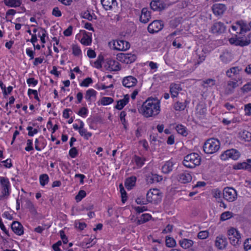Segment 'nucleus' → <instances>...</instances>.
I'll return each instance as SVG.
<instances>
[{
  "mask_svg": "<svg viewBox=\"0 0 251 251\" xmlns=\"http://www.w3.org/2000/svg\"><path fill=\"white\" fill-rule=\"evenodd\" d=\"M139 111L146 118L155 117L160 111V102L157 99L149 98L143 102Z\"/></svg>",
  "mask_w": 251,
  "mask_h": 251,
  "instance_id": "obj_1",
  "label": "nucleus"
},
{
  "mask_svg": "<svg viewBox=\"0 0 251 251\" xmlns=\"http://www.w3.org/2000/svg\"><path fill=\"white\" fill-rule=\"evenodd\" d=\"M201 162V156L196 153H191L184 158L183 165L188 168H194L200 165Z\"/></svg>",
  "mask_w": 251,
  "mask_h": 251,
  "instance_id": "obj_2",
  "label": "nucleus"
},
{
  "mask_svg": "<svg viewBox=\"0 0 251 251\" xmlns=\"http://www.w3.org/2000/svg\"><path fill=\"white\" fill-rule=\"evenodd\" d=\"M220 143L215 138H210L206 141L203 145V151L207 154L216 152L220 149Z\"/></svg>",
  "mask_w": 251,
  "mask_h": 251,
  "instance_id": "obj_3",
  "label": "nucleus"
},
{
  "mask_svg": "<svg viewBox=\"0 0 251 251\" xmlns=\"http://www.w3.org/2000/svg\"><path fill=\"white\" fill-rule=\"evenodd\" d=\"M162 197V194L158 189H151L146 195L147 201L154 203L160 202Z\"/></svg>",
  "mask_w": 251,
  "mask_h": 251,
  "instance_id": "obj_4",
  "label": "nucleus"
},
{
  "mask_svg": "<svg viewBox=\"0 0 251 251\" xmlns=\"http://www.w3.org/2000/svg\"><path fill=\"white\" fill-rule=\"evenodd\" d=\"M227 234L231 244L236 246L241 244L240 234L235 228H230L227 231Z\"/></svg>",
  "mask_w": 251,
  "mask_h": 251,
  "instance_id": "obj_5",
  "label": "nucleus"
},
{
  "mask_svg": "<svg viewBox=\"0 0 251 251\" xmlns=\"http://www.w3.org/2000/svg\"><path fill=\"white\" fill-rule=\"evenodd\" d=\"M224 198L229 201H234L237 197V194L236 190L231 187H226L223 191Z\"/></svg>",
  "mask_w": 251,
  "mask_h": 251,
  "instance_id": "obj_6",
  "label": "nucleus"
},
{
  "mask_svg": "<svg viewBox=\"0 0 251 251\" xmlns=\"http://www.w3.org/2000/svg\"><path fill=\"white\" fill-rule=\"evenodd\" d=\"M239 156V152L237 150L232 149L224 151V152L221 155V158L223 160H227L228 158L237 160Z\"/></svg>",
  "mask_w": 251,
  "mask_h": 251,
  "instance_id": "obj_7",
  "label": "nucleus"
},
{
  "mask_svg": "<svg viewBox=\"0 0 251 251\" xmlns=\"http://www.w3.org/2000/svg\"><path fill=\"white\" fill-rule=\"evenodd\" d=\"M164 26L162 21L155 20L151 23L148 27V31L151 33H156L161 30Z\"/></svg>",
  "mask_w": 251,
  "mask_h": 251,
  "instance_id": "obj_8",
  "label": "nucleus"
},
{
  "mask_svg": "<svg viewBox=\"0 0 251 251\" xmlns=\"http://www.w3.org/2000/svg\"><path fill=\"white\" fill-rule=\"evenodd\" d=\"M228 242L226 238L223 235H219L216 238L215 245L219 250L226 249Z\"/></svg>",
  "mask_w": 251,
  "mask_h": 251,
  "instance_id": "obj_9",
  "label": "nucleus"
},
{
  "mask_svg": "<svg viewBox=\"0 0 251 251\" xmlns=\"http://www.w3.org/2000/svg\"><path fill=\"white\" fill-rule=\"evenodd\" d=\"M226 10V7L224 4L215 3L212 6L213 13L217 16H222Z\"/></svg>",
  "mask_w": 251,
  "mask_h": 251,
  "instance_id": "obj_10",
  "label": "nucleus"
},
{
  "mask_svg": "<svg viewBox=\"0 0 251 251\" xmlns=\"http://www.w3.org/2000/svg\"><path fill=\"white\" fill-rule=\"evenodd\" d=\"M113 48L118 50H126L130 48V44L124 40H115L113 42Z\"/></svg>",
  "mask_w": 251,
  "mask_h": 251,
  "instance_id": "obj_11",
  "label": "nucleus"
},
{
  "mask_svg": "<svg viewBox=\"0 0 251 251\" xmlns=\"http://www.w3.org/2000/svg\"><path fill=\"white\" fill-rule=\"evenodd\" d=\"M226 30V26L221 22L215 23L211 27V31L214 34H222Z\"/></svg>",
  "mask_w": 251,
  "mask_h": 251,
  "instance_id": "obj_12",
  "label": "nucleus"
},
{
  "mask_svg": "<svg viewBox=\"0 0 251 251\" xmlns=\"http://www.w3.org/2000/svg\"><path fill=\"white\" fill-rule=\"evenodd\" d=\"M150 6L153 10L158 11L166 8V5L160 0H152L150 3Z\"/></svg>",
  "mask_w": 251,
  "mask_h": 251,
  "instance_id": "obj_13",
  "label": "nucleus"
},
{
  "mask_svg": "<svg viewBox=\"0 0 251 251\" xmlns=\"http://www.w3.org/2000/svg\"><path fill=\"white\" fill-rule=\"evenodd\" d=\"M137 82V79L131 75L124 77L122 81L123 85L127 88L134 86L136 84Z\"/></svg>",
  "mask_w": 251,
  "mask_h": 251,
  "instance_id": "obj_14",
  "label": "nucleus"
},
{
  "mask_svg": "<svg viewBox=\"0 0 251 251\" xmlns=\"http://www.w3.org/2000/svg\"><path fill=\"white\" fill-rule=\"evenodd\" d=\"M12 231L18 235L24 234V227L18 221H14L11 224Z\"/></svg>",
  "mask_w": 251,
  "mask_h": 251,
  "instance_id": "obj_15",
  "label": "nucleus"
},
{
  "mask_svg": "<svg viewBox=\"0 0 251 251\" xmlns=\"http://www.w3.org/2000/svg\"><path fill=\"white\" fill-rule=\"evenodd\" d=\"M100 2L105 10H110L117 6L116 0H101Z\"/></svg>",
  "mask_w": 251,
  "mask_h": 251,
  "instance_id": "obj_16",
  "label": "nucleus"
},
{
  "mask_svg": "<svg viewBox=\"0 0 251 251\" xmlns=\"http://www.w3.org/2000/svg\"><path fill=\"white\" fill-rule=\"evenodd\" d=\"M247 162H243L242 163H238L233 166V169L235 170L245 169L249 171H251V159H248L247 160Z\"/></svg>",
  "mask_w": 251,
  "mask_h": 251,
  "instance_id": "obj_17",
  "label": "nucleus"
},
{
  "mask_svg": "<svg viewBox=\"0 0 251 251\" xmlns=\"http://www.w3.org/2000/svg\"><path fill=\"white\" fill-rule=\"evenodd\" d=\"M151 19V14L149 11L146 8H143L141 11V15L140 17L141 22L146 24L148 23Z\"/></svg>",
  "mask_w": 251,
  "mask_h": 251,
  "instance_id": "obj_18",
  "label": "nucleus"
},
{
  "mask_svg": "<svg viewBox=\"0 0 251 251\" xmlns=\"http://www.w3.org/2000/svg\"><path fill=\"white\" fill-rule=\"evenodd\" d=\"M178 181L182 183H186L191 181L192 176L187 172L180 173L178 175Z\"/></svg>",
  "mask_w": 251,
  "mask_h": 251,
  "instance_id": "obj_19",
  "label": "nucleus"
},
{
  "mask_svg": "<svg viewBox=\"0 0 251 251\" xmlns=\"http://www.w3.org/2000/svg\"><path fill=\"white\" fill-rule=\"evenodd\" d=\"M231 44H234L236 46H245L250 44V41L240 39L237 38H231L229 40Z\"/></svg>",
  "mask_w": 251,
  "mask_h": 251,
  "instance_id": "obj_20",
  "label": "nucleus"
},
{
  "mask_svg": "<svg viewBox=\"0 0 251 251\" xmlns=\"http://www.w3.org/2000/svg\"><path fill=\"white\" fill-rule=\"evenodd\" d=\"M129 99V98L128 95H125L123 99L117 101V105L115 106V108L118 110H122L128 102Z\"/></svg>",
  "mask_w": 251,
  "mask_h": 251,
  "instance_id": "obj_21",
  "label": "nucleus"
},
{
  "mask_svg": "<svg viewBox=\"0 0 251 251\" xmlns=\"http://www.w3.org/2000/svg\"><path fill=\"white\" fill-rule=\"evenodd\" d=\"M82 44L85 46H89L92 43L91 34L89 35L85 30L83 31V37L80 40Z\"/></svg>",
  "mask_w": 251,
  "mask_h": 251,
  "instance_id": "obj_22",
  "label": "nucleus"
},
{
  "mask_svg": "<svg viewBox=\"0 0 251 251\" xmlns=\"http://www.w3.org/2000/svg\"><path fill=\"white\" fill-rule=\"evenodd\" d=\"M179 244L182 248L187 249L192 247L194 242L192 240L183 238L179 240Z\"/></svg>",
  "mask_w": 251,
  "mask_h": 251,
  "instance_id": "obj_23",
  "label": "nucleus"
},
{
  "mask_svg": "<svg viewBox=\"0 0 251 251\" xmlns=\"http://www.w3.org/2000/svg\"><path fill=\"white\" fill-rule=\"evenodd\" d=\"M108 69L110 71H117L120 70V64L114 60H110L107 61Z\"/></svg>",
  "mask_w": 251,
  "mask_h": 251,
  "instance_id": "obj_24",
  "label": "nucleus"
},
{
  "mask_svg": "<svg viewBox=\"0 0 251 251\" xmlns=\"http://www.w3.org/2000/svg\"><path fill=\"white\" fill-rule=\"evenodd\" d=\"M96 94L97 92L93 89H89L86 91L85 98L89 102V104H91L93 98L96 99Z\"/></svg>",
  "mask_w": 251,
  "mask_h": 251,
  "instance_id": "obj_25",
  "label": "nucleus"
},
{
  "mask_svg": "<svg viewBox=\"0 0 251 251\" xmlns=\"http://www.w3.org/2000/svg\"><path fill=\"white\" fill-rule=\"evenodd\" d=\"M136 180V177L135 176H131L126 179L125 185L126 189L130 190L135 185Z\"/></svg>",
  "mask_w": 251,
  "mask_h": 251,
  "instance_id": "obj_26",
  "label": "nucleus"
},
{
  "mask_svg": "<svg viewBox=\"0 0 251 251\" xmlns=\"http://www.w3.org/2000/svg\"><path fill=\"white\" fill-rule=\"evenodd\" d=\"M174 163L171 160L167 161L162 167V172L164 174H168L173 170Z\"/></svg>",
  "mask_w": 251,
  "mask_h": 251,
  "instance_id": "obj_27",
  "label": "nucleus"
},
{
  "mask_svg": "<svg viewBox=\"0 0 251 251\" xmlns=\"http://www.w3.org/2000/svg\"><path fill=\"white\" fill-rule=\"evenodd\" d=\"M181 90V88L178 84H172L170 85V93L172 97H176Z\"/></svg>",
  "mask_w": 251,
  "mask_h": 251,
  "instance_id": "obj_28",
  "label": "nucleus"
},
{
  "mask_svg": "<svg viewBox=\"0 0 251 251\" xmlns=\"http://www.w3.org/2000/svg\"><path fill=\"white\" fill-rule=\"evenodd\" d=\"M151 218V216L149 214H143L137 220L136 224L137 225H141L149 221Z\"/></svg>",
  "mask_w": 251,
  "mask_h": 251,
  "instance_id": "obj_29",
  "label": "nucleus"
},
{
  "mask_svg": "<svg viewBox=\"0 0 251 251\" xmlns=\"http://www.w3.org/2000/svg\"><path fill=\"white\" fill-rule=\"evenodd\" d=\"M5 4L9 7H16L20 6L21 2L20 0H3Z\"/></svg>",
  "mask_w": 251,
  "mask_h": 251,
  "instance_id": "obj_30",
  "label": "nucleus"
},
{
  "mask_svg": "<svg viewBox=\"0 0 251 251\" xmlns=\"http://www.w3.org/2000/svg\"><path fill=\"white\" fill-rule=\"evenodd\" d=\"M220 58L223 62L227 63L232 60V56L230 52L225 51L220 55Z\"/></svg>",
  "mask_w": 251,
  "mask_h": 251,
  "instance_id": "obj_31",
  "label": "nucleus"
},
{
  "mask_svg": "<svg viewBox=\"0 0 251 251\" xmlns=\"http://www.w3.org/2000/svg\"><path fill=\"white\" fill-rule=\"evenodd\" d=\"M237 25H239L240 31L246 32L247 31L250 30L251 29V27H250L249 24L248 25L243 21L238 22L237 23Z\"/></svg>",
  "mask_w": 251,
  "mask_h": 251,
  "instance_id": "obj_32",
  "label": "nucleus"
},
{
  "mask_svg": "<svg viewBox=\"0 0 251 251\" xmlns=\"http://www.w3.org/2000/svg\"><path fill=\"white\" fill-rule=\"evenodd\" d=\"M241 137L245 141H251V133L247 130H244L240 133Z\"/></svg>",
  "mask_w": 251,
  "mask_h": 251,
  "instance_id": "obj_33",
  "label": "nucleus"
},
{
  "mask_svg": "<svg viewBox=\"0 0 251 251\" xmlns=\"http://www.w3.org/2000/svg\"><path fill=\"white\" fill-rule=\"evenodd\" d=\"M186 107V101L185 102H181L177 101L174 104V108L176 111H182L185 109Z\"/></svg>",
  "mask_w": 251,
  "mask_h": 251,
  "instance_id": "obj_34",
  "label": "nucleus"
},
{
  "mask_svg": "<svg viewBox=\"0 0 251 251\" xmlns=\"http://www.w3.org/2000/svg\"><path fill=\"white\" fill-rule=\"evenodd\" d=\"M82 17L83 18L86 19L88 20L91 21L93 19H96L97 17L94 14H91L90 12L87 10L86 11H85L82 13Z\"/></svg>",
  "mask_w": 251,
  "mask_h": 251,
  "instance_id": "obj_35",
  "label": "nucleus"
},
{
  "mask_svg": "<svg viewBox=\"0 0 251 251\" xmlns=\"http://www.w3.org/2000/svg\"><path fill=\"white\" fill-rule=\"evenodd\" d=\"M0 185L1 186V189L5 188L6 189H9L10 183L8 178L5 177H1Z\"/></svg>",
  "mask_w": 251,
  "mask_h": 251,
  "instance_id": "obj_36",
  "label": "nucleus"
},
{
  "mask_svg": "<svg viewBox=\"0 0 251 251\" xmlns=\"http://www.w3.org/2000/svg\"><path fill=\"white\" fill-rule=\"evenodd\" d=\"M40 184L44 186L49 182V178L47 174H42L39 177Z\"/></svg>",
  "mask_w": 251,
  "mask_h": 251,
  "instance_id": "obj_37",
  "label": "nucleus"
},
{
  "mask_svg": "<svg viewBox=\"0 0 251 251\" xmlns=\"http://www.w3.org/2000/svg\"><path fill=\"white\" fill-rule=\"evenodd\" d=\"M233 214L230 211H226L225 212H223L221 215L220 217V220L221 221H226L227 220L231 217H233Z\"/></svg>",
  "mask_w": 251,
  "mask_h": 251,
  "instance_id": "obj_38",
  "label": "nucleus"
},
{
  "mask_svg": "<svg viewBox=\"0 0 251 251\" xmlns=\"http://www.w3.org/2000/svg\"><path fill=\"white\" fill-rule=\"evenodd\" d=\"M176 129L179 134H181L183 136L187 135V132L186 130V128L183 126L181 125H177L176 126Z\"/></svg>",
  "mask_w": 251,
  "mask_h": 251,
  "instance_id": "obj_39",
  "label": "nucleus"
},
{
  "mask_svg": "<svg viewBox=\"0 0 251 251\" xmlns=\"http://www.w3.org/2000/svg\"><path fill=\"white\" fill-rule=\"evenodd\" d=\"M238 86L237 81H229L227 83L228 90L231 93L233 92V90Z\"/></svg>",
  "mask_w": 251,
  "mask_h": 251,
  "instance_id": "obj_40",
  "label": "nucleus"
},
{
  "mask_svg": "<svg viewBox=\"0 0 251 251\" xmlns=\"http://www.w3.org/2000/svg\"><path fill=\"white\" fill-rule=\"evenodd\" d=\"M134 157V161L138 166L141 167L144 164L145 158L139 157L137 155H135Z\"/></svg>",
  "mask_w": 251,
  "mask_h": 251,
  "instance_id": "obj_41",
  "label": "nucleus"
},
{
  "mask_svg": "<svg viewBox=\"0 0 251 251\" xmlns=\"http://www.w3.org/2000/svg\"><path fill=\"white\" fill-rule=\"evenodd\" d=\"M79 133L81 136H83L86 140H88L92 136V133L87 132L84 128L79 129Z\"/></svg>",
  "mask_w": 251,
  "mask_h": 251,
  "instance_id": "obj_42",
  "label": "nucleus"
},
{
  "mask_svg": "<svg viewBox=\"0 0 251 251\" xmlns=\"http://www.w3.org/2000/svg\"><path fill=\"white\" fill-rule=\"evenodd\" d=\"M176 241L172 237H166V245L168 247H173L176 245Z\"/></svg>",
  "mask_w": 251,
  "mask_h": 251,
  "instance_id": "obj_43",
  "label": "nucleus"
},
{
  "mask_svg": "<svg viewBox=\"0 0 251 251\" xmlns=\"http://www.w3.org/2000/svg\"><path fill=\"white\" fill-rule=\"evenodd\" d=\"M126 53H120L117 55V58L119 61L127 64L128 61H126Z\"/></svg>",
  "mask_w": 251,
  "mask_h": 251,
  "instance_id": "obj_44",
  "label": "nucleus"
},
{
  "mask_svg": "<svg viewBox=\"0 0 251 251\" xmlns=\"http://www.w3.org/2000/svg\"><path fill=\"white\" fill-rule=\"evenodd\" d=\"M9 189L5 188L1 189V194L0 195V200L3 199H7L9 196Z\"/></svg>",
  "mask_w": 251,
  "mask_h": 251,
  "instance_id": "obj_45",
  "label": "nucleus"
},
{
  "mask_svg": "<svg viewBox=\"0 0 251 251\" xmlns=\"http://www.w3.org/2000/svg\"><path fill=\"white\" fill-rule=\"evenodd\" d=\"M113 101V99L110 97H103L101 100V103L103 105H106L112 103Z\"/></svg>",
  "mask_w": 251,
  "mask_h": 251,
  "instance_id": "obj_46",
  "label": "nucleus"
},
{
  "mask_svg": "<svg viewBox=\"0 0 251 251\" xmlns=\"http://www.w3.org/2000/svg\"><path fill=\"white\" fill-rule=\"evenodd\" d=\"M245 251H251V239H247L244 243Z\"/></svg>",
  "mask_w": 251,
  "mask_h": 251,
  "instance_id": "obj_47",
  "label": "nucleus"
},
{
  "mask_svg": "<svg viewBox=\"0 0 251 251\" xmlns=\"http://www.w3.org/2000/svg\"><path fill=\"white\" fill-rule=\"evenodd\" d=\"M209 232L207 230L201 231L198 234V237L201 239H205L208 237Z\"/></svg>",
  "mask_w": 251,
  "mask_h": 251,
  "instance_id": "obj_48",
  "label": "nucleus"
},
{
  "mask_svg": "<svg viewBox=\"0 0 251 251\" xmlns=\"http://www.w3.org/2000/svg\"><path fill=\"white\" fill-rule=\"evenodd\" d=\"M120 192L121 193V196H122V201L123 203H125V201L127 200L126 197V191L125 190L122 184L120 185Z\"/></svg>",
  "mask_w": 251,
  "mask_h": 251,
  "instance_id": "obj_49",
  "label": "nucleus"
},
{
  "mask_svg": "<svg viewBox=\"0 0 251 251\" xmlns=\"http://www.w3.org/2000/svg\"><path fill=\"white\" fill-rule=\"evenodd\" d=\"M86 195V192L84 190H80L78 194L75 196V200L77 201H80Z\"/></svg>",
  "mask_w": 251,
  "mask_h": 251,
  "instance_id": "obj_50",
  "label": "nucleus"
},
{
  "mask_svg": "<svg viewBox=\"0 0 251 251\" xmlns=\"http://www.w3.org/2000/svg\"><path fill=\"white\" fill-rule=\"evenodd\" d=\"M93 82L92 79L91 77H87L84 79L80 84L81 86L88 87L89 84Z\"/></svg>",
  "mask_w": 251,
  "mask_h": 251,
  "instance_id": "obj_51",
  "label": "nucleus"
},
{
  "mask_svg": "<svg viewBox=\"0 0 251 251\" xmlns=\"http://www.w3.org/2000/svg\"><path fill=\"white\" fill-rule=\"evenodd\" d=\"M50 225H43L42 226H38L34 229V231L37 233H41L45 229L49 228Z\"/></svg>",
  "mask_w": 251,
  "mask_h": 251,
  "instance_id": "obj_52",
  "label": "nucleus"
},
{
  "mask_svg": "<svg viewBox=\"0 0 251 251\" xmlns=\"http://www.w3.org/2000/svg\"><path fill=\"white\" fill-rule=\"evenodd\" d=\"M73 53L74 55L77 56L79 55L81 52V50L77 45L73 44L72 45Z\"/></svg>",
  "mask_w": 251,
  "mask_h": 251,
  "instance_id": "obj_53",
  "label": "nucleus"
},
{
  "mask_svg": "<svg viewBox=\"0 0 251 251\" xmlns=\"http://www.w3.org/2000/svg\"><path fill=\"white\" fill-rule=\"evenodd\" d=\"M126 61H129L127 64L131 63L134 61L136 59V56L131 53H126Z\"/></svg>",
  "mask_w": 251,
  "mask_h": 251,
  "instance_id": "obj_54",
  "label": "nucleus"
},
{
  "mask_svg": "<svg viewBox=\"0 0 251 251\" xmlns=\"http://www.w3.org/2000/svg\"><path fill=\"white\" fill-rule=\"evenodd\" d=\"M27 130L28 131V135L29 136H33L34 134L38 132V130L37 129H33V127L30 126H28L27 127Z\"/></svg>",
  "mask_w": 251,
  "mask_h": 251,
  "instance_id": "obj_55",
  "label": "nucleus"
},
{
  "mask_svg": "<svg viewBox=\"0 0 251 251\" xmlns=\"http://www.w3.org/2000/svg\"><path fill=\"white\" fill-rule=\"evenodd\" d=\"M26 207L28 208L31 211H35V208L32 202L29 200L25 201Z\"/></svg>",
  "mask_w": 251,
  "mask_h": 251,
  "instance_id": "obj_56",
  "label": "nucleus"
},
{
  "mask_svg": "<svg viewBox=\"0 0 251 251\" xmlns=\"http://www.w3.org/2000/svg\"><path fill=\"white\" fill-rule=\"evenodd\" d=\"M69 155L72 158L75 157L78 154V151H77V150H76V148H75V147L72 148L70 149V150L69 151Z\"/></svg>",
  "mask_w": 251,
  "mask_h": 251,
  "instance_id": "obj_57",
  "label": "nucleus"
},
{
  "mask_svg": "<svg viewBox=\"0 0 251 251\" xmlns=\"http://www.w3.org/2000/svg\"><path fill=\"white\" fill-rule=\"evenodd\" d=\"M88 113V109L85 107H83L80 109L77 114L82 117H85Z\"/></svg>",
  "mask_w": 251,
  "mask_h": 251,
  "instance_id": "obj_58",
  "label": "nucleus"
},
{
  "mask_svg": "<svg viewBox=\"0 0 251 251\" xmlns=\"http://www.w3.org/2000/svg\"><path fill=\"white\" fill-rule=\"evenodd\" d=\"M136 202L138 204H147L148 202H149L148 201H147V199L146 198V200H145L143 197H139L137 198L136 200Z\"/></svg>",
  "mask_w": 251,
  "mask_h": 251,
  "instance_id": "obj_59",
  "label": "nucleus"
},
{
  "mask_svg": "<svg viewBox=\"0 0 251 251\" xmlns=\"http://www.w3.org/2000/svg\"><path fill=\"white\" fill-rule=\"evenodd\" d=\"M52 14L55 17H59L61 16L62 13L58 7H55L52 10Z\"/></svg>",
  "mask_w": 251,
  "mask_h": 251,
  "instance_id": "obj_60",
  "label": "nucleus"
},
{
  "mask_svg": "<svg viewBox=\"0 0 251 251\" xmlns=\"http://www.w3.org/2000/svg\"><path fill=\"white\" fill-rule=\"evenodd\" d=\"M103 61L102 57L99 56L97 60L95 62V65L97 68L99 69L101 67V62Z\"/></svg>",
  "mask_w": 251,
  "mask_h": 251,
  "instance_id": "obj_61",
  "label": "nucleus"
},
{
  "mask_svg": "<svg viewBox=\"0 0 251 251\" xmlns=\"http://www.w3.org/2000/svg\"><path fill=\"white\" fill-rule=\"evenodd\" d=\"M73 31V26L72 25H70L66 29H65L63 34L66 36H70L72 34Z\"/></svg>",
  "mask_w": 251,
  "mask_h": 251,
  "instance_id": "obj_62",
  "label": "nucleus"
},
{
  "mask_svg": "<svg viewBox=\"0 0 251 251\" xmlns=\"http://www.w3.org/2000/svg\"><path fill=\"white\" fill-rule=\"evenodd\" d=\"M244 110L245 111L246 115L249 116L251 115V103L245 105Z\"/></svg>",
  "mask_w": 251,
  "mask_h": 251,
  "instance_id": "obj_63",
  "label": "nucleus"
},
{
  "mask_svg": "<svg viewBox=\"0 0 251 251\" xmlns=\"http://www.w3.org/2000/svg\"><path fill=\"white\" fill-rule=\"evenodd\" d=\"M243 91L248 92L251 90V82H249L243 86L242 88Z\"/></svg>",
  "mask_w": 251,
  "mask_h": 251,
  "instance_id": "obj_64",
  "label": "nucleus"
}]
</instances>
